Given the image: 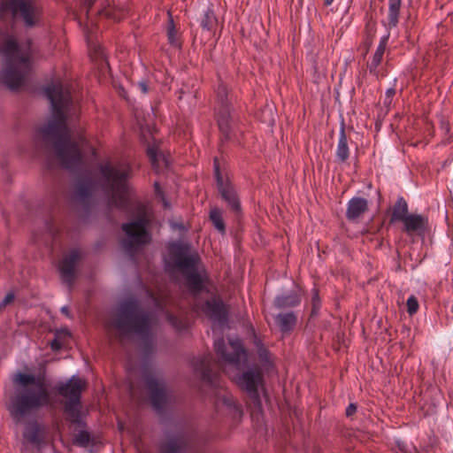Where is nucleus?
I'll return each instance as SVG.
<instances>
[{"instance_id": "obj_1", "label": "nucleus", "mask_w": 453, "mask_h": 453, "mask_svg": "<svg viewBox=\"0 0 453 453\" xmlns=\"http://www.w3.org/2000/svg\"><path fill=\"white\" fill-rule=\"evenodd\" d=\"M13 383L16 386L15 391L6 408L16 423H20L25 418L51 403L44 376L18 372Z\"/></svg>"}, {"instance_id": "obj_2", "label": "nucleus", "mask_w": 453, "mask_h": 453, "mask_svg": "<svg viewBox=\"0 0 453 453\" xmlns=\"http://www.w3.org/2000/svg\"><path fill=\"white\" fill-rule=\"evenodd\" d=\"M45 147L51 145L61 165L70 172H77L82 165V155L78 144L72 142L66 129L49 123L37 130Z\"/></svg>"}, {"instance_id": "obj_3", "label": "nucleus", "mask_w": 453, "mask_h": 453, "mask_svg": "<svg viewBox=\"0 0 453 453\" xmlns=\"http://www.w3.org/2000/svg\"><path fill=\"white\" fill-rule=\"evenodd\" d=\"M119 332L118 339L121 342L132 335H146L151 329V318L136 299L130 298L121 302L112 322Z\"/></svg>"}, {"instance_id": "obj_4", "label": "nucleus", "mask_w": 453, "mask_h": 453, "mask_svg": "<svg viewBox=\"0 0 453 453\" xmlns=\"http://www.w3.org/2000/svg\"><path fill=\"white\" fill-rule=\"evenodd\" d=\"M199 434L189 421H177L163 430L157 443L158 453H200L197 445Z\"/></svg>"}, {"instance_id": "obj_5", "label": "nucleus", "mask_w": 453, "mask_h": 453, "mask_svg": "<svg viewBox=\"0 0 453 453\" xmlns=\"http://www.w3.org/2000/svg\"><path fill=\"white\" fill-rule=\"evenodd\" d=\"M168 265L177 269L185 278L189 290L194 294L203 291L204 284L197 265L200 257L196 252H191L188 243L173 242L168 247Z\"/></svg>"}, {"instance_id": "obj_6", "label": "nucleus", "mask_w": 453, "mask_h": 453, "mask_svg": "<svg viewBox=\"0 0 453 453\" xmlns=\"http://www.w3.org/2000/svg\"><path fill=\"white\" fill-rule=\"evenodd\" d=\"M101 175V188L109 196L108 205L119 210H125L128 205L127 196L128 194L127 180L131 177L132 168L125 165L121 168L110 164L99 167Z\"/></svg>"}, {"instance_id": "obj_7", "label": "nucleus", "mask_w": 453, "mask_h": 453, "mask_svg": "<svg viewBox=\"0 0 453 453\" xmlns=\"http://www.w3.org/2000/svg\"><path fill=\"white\" fill-rule=\"evenodd\" d=\"M85 388V381L77 376H72L66 382H58L55 387L56 393L66 398L64 411L67 415V419L81 427L87 426L81 419V393Z\"/></svg>"}, {"instance_id": "obj_8", "label": "nucleus", "mask_w": 453, "mask_h": 453, "mask_svg": "<svg viewBox=\"0 0 453 453\" xmlns=\"http://www.w3.org/2000/svg\"><path fill=\"white\" fill-rule=\"evenodd\" d=\"M8 13L12 20L32 28L39 24L42 8L37 0H1L0 19L4 20Z\"/></svg>"}, {"instance_id": "obj_9", "label": "nucleus", "mask_w": 453, "mask_h": 453, "mask_svg": "<svg viewBox=\"0 0 453 453\" xmlns=\"http://www.w3.org/2000/svg\"><path fill=\"white\" fill-rule=\"evenodd\" d=\"M149 224L150 220L145 215H139L134 220L124 223L121 226L126 238L121 240L120 244L132 259H134L136 253L151 241L148 230Z\"/></svg>"}, {"instance_id": "obj_10", "label": "nucleus", "mask_w": 453, "mask_h": 453, "mask_svg": "<svg viewBox=\"0 0 453 453\" xmlns=\"http://www.w3.org/2000/svg\"><path fill=\"white\" fill-rule=\"evenodd\" d=\"M45 96L50 102L53 119L50 121L66 129L64 109L71 103V96L64 90L61 83H52L45 90Z\"/></svg>"}, {"instance_id": "obj_11", "label": "nucleus", "mask_w": 453, "mask_h": 453, "mask_svg": "<svg viewBox=\"0 0 453 453\" xmlns=\"http://www.w3.org/2000/svg\"><path fill=\"white\" fill-rule=\"evenodd\" d=\"M145 386L149 392L151 406L157 414H164L174 402L173 392L166 388L164 381L153 376L145 378Z\"/></svg>"}, {"instance_id": "obj_12", "label": "nucleus", "mask_w": 453, "mask_h": 453, "mask_svg": "<svg viewBox=\"0 0 453 453\" xmlns=\"http://www.w3.org/2000/svg\"><path fill=\"white\" fill-rule=\"evenodd\" d=\"M263 381V374L257 368L249 369L236 378L237 385L248 393L250 403L255 409L261 410L262 403L258 386Z\"/></svg>"}, {"instance_id": "obj_13", "label": "nucleus", "mask_w": 453, "mask_h": 453, "mask_svg": "<svg viewBox=\"0 0 453 453\" xmlns=\"http://www.w3.org/2000/svg\"><path fill=\"white\" fill-rule=\"evenodd\" d=\"M213 172L216 179L217 188L221 198L227 203L231 211L234 213L241 212L242 207L238 195L229 180H224L220 172L219 159L217 157L213 159Z\"/></svg>"}, {"instance_id": "obj_14", "label": "nucleus", "mask_w": 453, "mask_h": 453, "mask_svg": "<svg viewBox=\"0 0 453 453\" xmlns=\"http://www.w3.org/2000/svg\"><path fill=\"white\" fill-rule=\"evenodd\" d=\"M28 70L29 65L26 67L18 61H8L1 74L2 81L11 90L15 91L22 86Z\"/></svg>"}, {"instance_id": "obj_15", "label": "nucleus", "mask_w": 453, "mask_h": 453, "mask_svg": "<svg viewBox=\"0 0 453 453\" xmlns=\"http://www.w3.org/2000/svg\"><path fill=\"white\" fill-rule=\"evenodd\" d=\"M213 357L211 354L204 355L194 360L193 366L202 380L210 384L212 387H219V374L212 370Z\"/></svg>"}, {"instance_id": "obj_16", "label": "nucleus", "mask_w": 453, "mask_h": 453, "mask_svg": "<svg viewBox=\"0 0 453 453\" xmlns=\"http://www.w3.org/2000/svg\"><path fill=\"white\" fill-rule=\"evenodd\" d=\"M81 257V253L78 249H73L65 256L59 264V273L63 281L68 285H73L75 279V266Z\"/></svg>"}, {"instance_id": "obj_17", "label": "nucleus", "mask_w": 453, "mask_h": 453, "mask_svg": "<svg viewBox=\"0 0 453 453\" xmlns=\"http://www.w3.org/2000/svg\"><path fill=\"white\" fill-rule=\"evenodd\" d=\"M229 343L232 349L231 353L226 351V346L224 339H218L214 342L215 351L225 362L238 364L240 362L241 356L245 352L242 344L239 340L230 341Z\"/></svg>"}, {"instance_id": "obj_18", "label": "nucleus", "mask_w": 453, "mask_h": 453, "mask_svg": "<svg viewBox=\"0 0 453 453\" xmlns=\"http://www.w3.org/2000/svg\"><path fill=\"white\" fill-rule=\"evenodd\" d=\"M402 223L403 224V231L408 235L416 234L418 236H424L429 227L427 217L420 214H410Z\"/></svg>"}, {"instance_id": "obj_19", "label": "nucleus", "mask_w": 453, "mask_h": 453, "mask_svg": "<svg viewBox=\"0 0 453 453\" xmlns=\"http://www.w3.org/2000/svg\"><path fill=\"white\" fill-rule=\"evenodd\" d=\"M95 188L96 182L92 177L88 175L79 178L75 183L74 199L87 205L93 196Z\"/></svg>"}, {"instance_id": "obj_20", "label": "nucleus", "mask_w": 453, "mask_h": 453, "mask_svg": "<svg viewBox=\"0 0 453 453\" xmlns=\"http://www.w3.org/2000/svg\"><path fill=\"white\" fill-rule=\"evenodd\" d=\"M205 312L208 317L223 325L228 320V309L224 302L218 297H213L205 302Z\"/></svg>"}, {"instance_id": "obj_21", "label": "nucleus", "mask_w": 453, "mask_h": 453, "mask_svg": "<svg viewBox=\"0 0 453 453\" xmlns=\"http://www.w3.org/2000/svg\"><path fill=\"white\" fill-rule=\"evenodd\" d=\"M218 127L220 132V147L232 137L231 109L223 108L216 111Z\"/></svg>"}, {"instance_id": "obj_22", "label": "nucleus", "mask_w": 453, "mask_h": 453, "mask_svg": "<svg viewBox=\"0 0 453 453\" xmlns=\"http://www.w3.org/2000/svg\"><path fill=\"white\" fill-rule=\"evenodd\" d=\"M2 51L6 57V62L18 61L19 64H22L26 67L30 65L29 58L27 56L19 54V46L14 38H8L4 42Z\"/></svg>"}, {"instance_id": "obj_23", "label": "nucleus", "mask_w": 453, "mask_h": 453, "mask_svg": "<svg viewBox=\"0 0 453 453\" xmlns=\"http://www.w3.org/2000/svg\"><path fill=\"white\" fill-rule=\"evenodd\" d=\"M301 301L302 296L299 291H290L276 296L273 304L278 310H286L298 306Z\"/></svg>"}, {"instance_id": "obj_24", "label": "nucleus", "mask_w": 453, "mask_h": 453, "mask_svg": "<svg viewBox=\"0 0 453 453\" xmlns=\"http://www.w3.org/2000/svg\"><path fill=\"white\" fill-rule=\"evenodd\" d=\"M368 211V201L364 197L351 198L347 206L346 218L354 221Z\"/></svg>"}, {"instance_id": "obj_25", "label": "nucleus", "mask_w": 453, "mask_h": 453, "mask_svg": "<svg viewBox=\"0 0 453 453\" xmlns=\"http://www.w3.org/2000/svg\"><path fill=\"white\" fill-rule=\"evenodd\" d=\"M297 321L294 311L279 313L274 317V322L283 334H290L296 328Z\"/></svg>"}, {"instance_id": "obj_26", "label": "nucleus", "mask_w": 453, "mask_h": 453, "mask_svg": "<svg viewBox=\"0 0 453 453\" xmlns=\"http://www.w3.org/2000/svg\"><path fill=\"white\" fill-rule=\"evenodd\" d=\"M24 438L34 445L43 442V428L37 421L28 422L23 433Z\"/></svg>"}, {"instance_id": "obj_27", "label": "nucleus", "mask_w": 453, "mask_h": 453, "mask_svg": "<svg viewBox=\"0 0 453 453\" xmlns=\"http://www.w3.org/2000/svg\"><path fill=\"white\" fill-rule=\"evenodd\" d=\"M336 160L339 163H345L349 159V149L348 144V137L345 132V125L342 124V127L340 130L338 144L336 148L335 153Z\"/></svg>"}, {"instance_id": "obj_28", "label": "nucleus", "mask_w": 453, "mask_h": 453, "mask_svg": "<svg viewBox=\"0 0 453 453\" xmlns=\"http://www.w3.org/2000/svg\"><path fill=\"white\" fill-rule=\"evenodd\" d=\"M388 35L383 36L380 39V44L372 57V61L370 63H368V65H367V68H368L370 73L375 75L376 77H379L378 66L381 63V60H382V58H383V55H384V52L386 50V46L388 43Z\"/></svg>"}, {"instance_id": "obj_29", "label": "nucleus", "mask_w": 453, "mask_h": 453, "mask_svg": "<svg viewBox=\"0 0 453 453\" xmlns=\"http://www.w3.org/2000/svg\"><path fill=\"white\" fill-rule=\"evenodd\" d=\"M96 14L104 15L110 19L119 20L123 14L124 9L117 6L114 0H105V4H101L96 10Z\"/></svg>"}, {"instance_id": "obj_30", "label": "nucleus", "mask_w": 453, "mask_h": 453, "mask_svg": "<svg viewBox=\"0 0 453 453\" xmlns=\"http://www.w3.org/2000/svg\"><path fill=\"white\" fill-rule=\"evenodd\" d=\"M409 215L408 203L406 200L403 196L398 197L392 209L390 223H394L395 221L402 222Z\"/></svg>"}, {"instance_id": "obj_31", "label": "nucleus", "mask_w": 453, "mask_h": 453, "mask_svg": "<svg viewBox=\"0 0 453 453\" xmlns=\"http://www.w3.org/2000/svg\"><path fill=\"white\" fill-rule=\"evenodd\" d=\"M231 100L226 85L220 82L216 90L215 111L221 110L223 108L231 109Z\"/></svg>"}, {"instance_id": "obj_32", "label": "nucleus", "mask_w": 453, "mask_h": 453, "mask_svg": "<svg viewBox=\"0 0 453 453\" xmlns=\"http://www.w3.org/2000/svg\"><path fill=\"white\" fill-rule=\"evenodd\" d=\"M402 0H389L388 1V26L395 27L398 24V18L400 12Z\"/></svg>"}, {"instance_id": "obj_33", "label": "nucleus", "mask_w": 453, "mask_h": 453, "mask_svg": "<svg viewBox=\"0 0 453 453\" xmlns=\"http://www.w3.org/2000/svg\"><path fill=\"white\" fill-rule=\"evenodd\" d=\"M147 155L150 158L151 165L154 169L157 170L160 167V161H163L165 166L168 165V161L165 155L161 152H158L157 148L153 146H150L147 149Z\"/></svg>"}, {"instance_id": "obj_34", "label": "nucleus", "mask_w": 453, "mask_h": 453, "mask_svg": "<svg viewBox=\"0 0 453 453\" xmlns=\"http://www.w3.org/2000/svg\"><path fill=\"white\" fill-rule=\"evenodd\" d=\"M168 17H169V21H168V26H167L168 42L175 48H180L181 43L179 41L178 32L176 30L172 13L170 12H168Z\"/></svg>"}, {"instance_id": "obj_35", "label": "nucleus", "mask_w": 453, "mask_h": 453, "mask_svg": "<svg viewBox=\"0 0 453 453\" xmlns=\"http://www.w3.org/2000/svg\"><path fill=\"white\" fill-rule=\"evenodd\" d=\"M210 219L212 222L214 227L221 234H225L226 226L222 218L221 211L215 207L212 208L210 211Z\"/></svg>"}, {"instance_id": "obj_36", "label": "nucleus", "mask_w": 453, "mask_h": 453, "mask_svg": "<svg viewBox=\"0 0 453 453\" xmlns=\"http://www.w3.org/2000/svg\"><path fill=\"white\" fill-rule=\"evenodd\" d=\"M217 24V19L214 15L213 11L208 9L205 11L201 17L200 26L203 29L211 31Z\"/></svg>"}, {"instance_id": "obj_37", "label": "nucleus", "mask_w": 453, "mask_h": 453, "mask_svg": "<svg viewBox=\"0 0 453 453\" xmlns=\"http://www.w3.org/2000/svg\"><path fill=\"white\" fill-rule=\"evenodd\" d=\"M80 427L81 428V426ZM73 441L80 447H88L92 441L91 434L87 430L81 429L75 433Z\"/></svg>"}, {"instance_id": "obj_38", "label": "nucleus", "mask_w": 453, "mask_h": 453, "mask_svg": "<svg viewBox=\"0 0 453 453\" xmlns=\"http://www.w3.org/2000/svg\"><path fill=\"white\" fill-rule=\"evenodd\" d=\"M365 44L367 46H370L372 42V38L375 36L376 34V22L372 18H370L365 24Z\"/></svg>"}, {"instance_id": "obj_39", "label": "nucleus", "mask_w": 453, "mask_h": 453, "mask_svg": "<svg viewBox=\"0 0 453 453\" xmlns=\"http://www.w3.org/2000/svg\"><path fill=\"white\" fill-rule=\"evenodd\" d=\"M321 307V300L318 288L312 289L311 318L317 317Z\"/></svg>"}, {"instance_id": "obj_40", "label": "nucleus", "mask_w": 453, "mask_h": 453, "mask_svg": "<svg viewBox=\"0 0 453 453\" xmlns=\"http://www.w3.org/2000/svg\"><path fill=\"white\" fill-rule=\"evenodd\" d=\"M142 339V349L145 353L150 354L153 351L154 343L152 338V328L148 332L146 335H139Z\"/></svg>"}, {"instance_id": "obj_41", "label": "nucleus", "mask_w": 453, "mask_h": 453, "mask_svg": "<svg viewBox=\"0 0 453 453\" xmlns=\"http://www.w3.org/2000/svg\"><path fill=\"white\" fill-rule=\"evenodd\" d=\"M407 312L409 315L412 316L417 313L419 304L417 297L415 296H411L406 302Z\"/></svg>"}, {"instance_id": "obj_42", "label": "nucleus", "mask_w": 453, "mask_h": 453, "mask_svg": "<svg viewBox=\"0 0 453 453\" xmlns=\"http://www.w3.org/2000/svg\"><path fill=\"white\" fill-rule=\"evenodd\" d=\"M222 403L229 407L236 410L237 411L241 412L239 407L236 405L234 399L232 397V395H224L220 397Z\"/></svg>"}, {"instance_id": "obj_43", "label": "nucleus", "mask_w": 453, "mask_h": 453, "mask_svg": "<svg viewBox=\"0 0 453 453\" xmlns=\"http://www.w3.org/2000/svg\"><path fill=\"white\" fill-rule=\"evenodd\" d=\"M258 357L260 361L264 363L269 362V351L265 349L264 347H261L257 350Z\"/></svg>"}, {"instance_id": "obj_44", "label": "nucleus", "mask_w": 453, "mask_h": 453, "mask_svg": "<svg viewBox=\"0 0 453 453\" xmlns=\"http://www.w3.org/2000/svg\"><path fill=\"white\" fill-rule=\"evenodd\" d=\"M50 349L53 351H58L62 348V343L56 337L50 342Z\"/></svg>"}, {"instance_id": "obj_45", "label": "nucleus", "mask_w": 453, "mask_h": 453, "mask_svg": "<svg viewBox=\"0 0 453 453\" xmlns=\"http://www.w3.org/2000/svg\"><path fill=\"white\" fill-rule=\"evenodd\" d=\"M137 87L142 94H147L149 92V85L145 80L140 81L137 83Z\"/></svg>"}, {"instance_id": "obj_46", "label": "nucleus", "mask_w": 453, "mask_h": 453, "mask_svg": "<svg viewBox=\"0 0 453 453\" xmlns=\"http://www.w3.org/2000/svg\"><path fill=\"white\" fill-rule=\"evenodd\" d=\"M14 298H15V296H14V294H13V293H8V294L5 296V297H4V299L3 300V302H1V303H2V305H3V307H4V308L9 304V303H11L14 300Z\"/></svg>"}, {"instance_id": "obj_47", "label": "nucleus", "mask_w": 453, "mask_h": 453, "mask_svg": "<svg viewBox=\"0 0 453 453\" xmlns=\"http://www.w3.org/2000/svg\"><path fill=\"white\" fill-rule=\"evenodd\" d=\"M97 0H85L86 12L88 15Z\"/></svg>"}, {"instance_id": "obj_48", "label": "nucleus", "mask_w": 453, "mask_h": 453, "mask_svg": "<svg viewBox=\"0 0 453 453\" xmlns=\"http://www.w3.org/2000/svg\"><path fill=\"white\" fill-rule=\"evenodd\" d=\"M167 319H168V321H169V322H170L173 326H175V327H177V328H180V325H179V324H180V321H179V319H177V317H175V316H174V315H173V314H169V315L167 316Z\"/></svg>"}, {"instance_id": "obj_49", "label": "nucleus", "mask_w": 453, "mask_h": 453, "mask_svg": "<svg viewBox=\"0 0 453 453\" xmlns=\"http://www.w3.org/2000/svg\"><path fill=\"white\" fill-rule=\"evenodd\" d=\"M95 55H96V58H105V55H104V49L100 45H96L95 47Z\"/></svg>"}, {"instance_id": "obj_50", "label": "nucleus", "mask_w": 453, "mask_h": 453, "mask_svg": "<svg viewBox=\"0 0 453 453\" xmlns=\"http://www.w3.org/2000/svg\"><path fill=\"white\" fill-rule=\"evenodd\" d=\"M357 411V405L350 403L346 409V416L350 417Z\"/></svg>"}, {"instance_id": "obj_51", "label": "nucleus", "mask_w": 453, "mask_h": 453, "mask_svg": "<svg viewBox=\"0 0 453 453\" xmlns=\"http://www.w3.org/2000/svg\"><path fill=\"white\" fill-rule=\"evenodd\" d=\"M395 95V89L393 88H390L388 89H387L386 91V96L388 98V97H391L393 98V96Z\"/></svg>"}, {"instance_id": "obj_52", "label": "nucleus", "mask_w": 453, "mask_h": 453, "mask_svg": "<svg viewBox=\"0 0 453 453\" xmlns=\"http://www.w3.org/2000/svg\"><path fill=\"white\" fill-rule=\"evenodd\" d=\"M392 100H393V98H391V97L388 98L387 96H385L384 105L386 107H389L391 105V104H392Z\"/></svg>"}, {"instance_id": "obj_53", "label": "nucleus", "mask_w": 453, "mask_h": 453, "mask_svg": "<svg viewBox=\"0 0 453 453\" xmlns=\"http://www.w3.org/2000/svg\"><path fill=\"white\" fill-rule=\"evenodd\" d=\"M61 312L63 314H65V316L69 317L70 316V313H69V310L66 306H64L61 308Z\"/></svg>"}, {"instance_id": "obj_54", "label": "nucleus", "mask_w": 453, "mask_h": 453, "mask_svg": "<svg viewBox=\"0 0 453 453\" xmlns=\"http://www.w3.org/2000/svg\"><path fill=\"white\" fill-rule=\"evenodd\" d=\"M334 0H325L324 4L325 5H330Z\"/></svg>"}, {"instance_id": "obj_55", "label": "nucleus", "mask_w": 453, "mask_h": 453, "mask_svg": "<svg viewBox=\"0 0 453 453\" xmlns=\"http://www.w3.org/2000/svg\"><path fill=\"white\" fill-rule=\"evenodd\" d=\"M4 310V309L3 305H2V303H0V312H2Z\"/></svg>"}, {"instance_id": "obj_56", "label": "nucleus", "mask_w": 453, "mask_h": 453, "mask_svg": "<svg viewBox=\"0 0 453 453\" xmlns=\"http://www.w3.org/2000/svg\"><path fill=\"white\" fill-rule=\"evenodd\" d=\"M155 188H159V184L157 182L155 183Z\"/></svg>"}]
</instances>
